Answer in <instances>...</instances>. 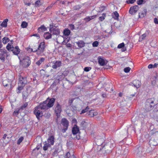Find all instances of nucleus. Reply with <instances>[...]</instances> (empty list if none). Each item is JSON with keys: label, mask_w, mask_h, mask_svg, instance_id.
Returning a JSON list of instances; mask_svg holds the SVG:
<instances>
[{"label": "nucleus", "mask_w": 158, "mask_h": 158, "mask_svg": "<svg viewBox=\"0 0 158 158\" xmlns=\"http://www.w3.org/2000/svg\"><path fill=\"white\" fill-rule=\"evenodd\" d=\"M119 16V14L117 11H115L114 12L113 15H112L113 17L116 20L118 19Z\"/></svg>", "instance_id": "obj_24"}, {"label": "nucleus", "mask_w": 158, "mask_h": 158, "mask_svg": "<svg viewBox=\"0 0 158 158\" xmlns=\"http://www.w3.org/2000/svg\"><path fill=\"white\" fill-rule=\"evenodd\" d=\"M71 156L70 153L67 152L65 156V158H70Z\"/></svg>", "instance_id": "obj_49"}, {"label": "nucleus", "mask_w": 158, "mask_h": 158, "mask_svg": "<svg viewBox=\"0 0 158 158\" xmlns=\"http://www.w3.org/2000/svg\"><path fill=\"white\" fill-rule=\"evenodd\" d=\"M19 110L20 109H19L18 108L16 109L15 110L14 112L13 113V115L15 116H17V115H18L19 113Z\"/></svg>", "instance_id": "obj_34"}, {"label": "nucleus", "mask_w": 158, "mask_h": 158, "mask_svg": "<svg viewBox=\"0 0 158 158\" xmlns=\"http://www.w3.org/2000/svg\"><path fill=\"white\" fill-rule=\"evenodd\" d=\"M146 34L144 33L142 35H141L139 38V40L140 41H142V40L144 39V38L146 37Z\"/></svg>", "instance_id": "obj_40"}, {"label": "nucleus", "mask_w": 158, "mask_h": 158, "mask_svg": "<svg viewBox=\"0 0 158 158\" xmlns=\"http://www.w3.org/2000/svg\"><path fill=\"white\" fill-rule=\"evenodd\" d=\"M153 103V102L152 101L150 102V103H147L146 104L145 109L147 111H149L152 109L153 106L151 105V104Z\"/></svg>", "instance_id": "obj_12"}, {"label": "nucleus", "mask_w": 158, "mask_h": 158, "mask_svg": "<svg viewBox=\"0 0 158 158\" xmlns=\"http://www.w3.org/2000/svg\"><path fill=\"white\" fill-rule=\"evenodd\" d=\"M139 7L137 6H135L130 8L129 10L130 14L133 15L138 10Z\"/></svg>", "instance_id": "obj_9"}, {"label": "nucleus", "mask_w": 158, "mask_h": 158, "mask_svg": "<svg viewBox=\"0 0 158 158\" xmlns=\"http://www.w3.org/2000/svg\"><path fill=\"white\" fill-rule=\"evenodd\" d=\"M27 23L26 22H23L21 25V26L23 28H25L27 27Z\"/></svg>", "instance_id": "obj_35"}, {"label": "nucleus", "mask_w": 158, "mask_h": 158, "mask_svg": "<svg viewBox=\"0 0 158 158\" xmlns=\"http://www.w3.org/2000/svg\"><path fill=\"white\" fill-rule=\"evenodd\" d=\"M23 87H24V86L19 85V86L18 89V90H19V91L18 92V93H20V91L23 89Z\"/></svg>", "instance_id": "obj_42"}, {"label": "nucleus", "mask_w": 158, "mask_h": 158, "mask_svg": "<svg viewBox=\"0 0 158 158\" xmlns=\"http://www.w3.org/2000/svg\"><path fill=\"white\" fill-rule=\"evenodd\" d=\"M99 44V43L98 41H94L92 44V46L93 47H97Z\"/></svg>", "instance_id": "obj_39"}, {"label": "nucleus", "mask_w": 158, "mask_h": 158, "mask_svg": "<svg viewBox=\"0 0 158 158\" xmlns=\"http://www.w3.org/2000/svg\"><path fill=\"white\" fill-rule=\"evenodd\" d=\"M47 28L43 25L41 26L40 27L38 28V32H44L47 31Z\"/></svg>", "instance_id": "obj_21"}, {"label": "nucleus", "mask_w": 158, "mask_h": 158, "mask_svg": "<svg viewBox=\"0 0 158 158\" xmlns=\"http://www.w3.org/2000/svg\"><path fill=\"white\" fill-rule=\"evenodd\" d=\"M25 4L27 5L28 6H29L31 5V3H25Z\"/></svg>", "instance_id": "obj_63"}, {"label": "nucleus", "mask_w": 158, "mask_h": 158, "mask_svg": "<svg viewBox=\"0 0 158 158\" xmlns=\"http://www.w3.org/2000/svg\"><path fill=\"white\" fill-rule=\"evenodd\" d=\"M52 68L54 69L60 67L61 64V62L60 61H54L52 62Z\"/></svg>", "instance_id": "obj_8"}, {"label": "nucleus", "mask_w": 158, "mask_h": 158, "mask_svg": "<svg viewBox=\"0 0 158 158\" xmlns=\"http://www.w3.org/2000/svg\"><path fill=\"white\" fill-rule=\"evenodd\" d=\"M2 111V109L1 107H0V114L1 113Z\"/></svg>", "instance_id": "obj_62"}, {"label": "nucleus", "mask_w": 158, "mask_h": 158, "mask_svg": "<svg viewBox=\"0 0 158 158\" xmlns=\"http://www.w3.org/2000/svg\"><path fill=\"white\" fill-rule=\"evenodd\" d=\"M153 67V65L152 64H150L148 65V68L149 69H151Z\"/></svg>", "instance_id": "obj_59"}, {"label": "nucleus", "mask_w": 158, "mask_h": 158, "mask_svg": "<svg viewBox=\"0 0 158 158\" xmlns=\"http://www.w3.org/2000/svg\"><path fill=\"white\" fill-rule=\"evenodd\" d=\"M113 147V145H111L108 143V144L104 146L103 147L102 149L105 150L106 153H109L111 152L112 149Z\"/></svg>", "instance_id": "obj_7"}, {"label": "nucleus", "mask_w": 158, "mask_h": 158, "mask_svg": "<svg viewBox=\"0 0 158 158\" xmlns=\"http://www.w3.org/2000/svg\"><path fill=\"white\" fill-rule=\"evenodd\" d=\"M8 21V19H5L1 23V26L3 27H6L7 26V22Z\"/></svg>", "instance_id": "obj_25"}, {"label": "nucleus", "mask_w": 158, "mask_h": 158, "mask_svg": "<svg viewBox=\"0 0 158 158\" xmlns=\"http://www.w3.org/2000/svg\"><path fill=\"white\" fill-rule=\"evenodd\" d=\"M73 123L76 124L77 123V120L75 118H73L72 119V121Z\"/></svg>", "instance_id": "obj_53"}, {"label": "nucleus", "mask_w": 158, "mask_h": 158, "mask_svg": "<svg viewBox=\"0 0 158 158\" xmlns=\"http://www.w3.org/2000/svg\"><path fill=\"white\" fill-rule=\"evenodd\" d=\"M89 109V108L88 106H87L84 109L82 110L81 112L80 113V114H83L87 112L88 110Z\"/></svg>", "instance_id": "obj_32"}, {"label": "nucleus", "mask_w": 158, "mask_h": 158, "mask_svg": "<svg viewBox=\"0 0 158 158\" xmlns=\"http://www.w3.org/2000/svg\"><path fill=\"white\" fill-rule=\"evenodd\" d=\"M97 113L94 110H91L89 112L88 115L90 117H93L97 115Z\"/></svg>", "instance_id": "obj_17"}, {"label": "nucleus", "mask_w": 158, "mask_h": 158, "mask_svg": "<svg viewBox=\"0 0 158 158\" xmlns=\"http://www.w3.org/2000/svg\"><path fill=\"white\" fill-rule=\"evenodd\" d=\"M7 49L9 51H12L14 47L13 46L9 43H8L6 46Z\"/></svg>", "instance_id": "obj_27"}, {"label": "nucleus", "mask_w": 158, "mask_h": 158, "mask_svg": "<svg viewBox=\"0 0 158 158\" xmlns=\"http://www.w3.org/2000/svg\"><path fill=\"white\" fill-rule=\"evenodd\" d=\"M55 100L54 98H48L43 103H40L41 107L42 106L45 110H47L53 106Z\"/></svg>", "instance_id": "obj_1"}, {"label": "nucleus", "mask_w": 158, "mask_h": 158, "mask_svg": "<svg viewBox=\"0 0 158 158\" xmlns=\"http://www.w3.org/2000/svg\"><path fill=\"white\" fill-rule=\"evenodd\" d=\"M80 8H81L80 6L79 5H77L73 7V9L75 10H77L79 9Z\"/></svg>", "instance_id": "obj_50"}, {"label": "nucleus", "mask_w": 158, "mask_h": 158, "mask_svg": "<svg viewBox=\"0 0 158 158\" xmlns=\"http://www.w3.org/2000/svg\"><path fill=\"white\" fill-rule=\"evenodd\" d=\"M63 74H61L60 75H58L56 77V79H57L59 81H61L64 78Z\"/></svg>", "instance_id": "obj_37"}, {"label": "nucleus", "mask_w": 158, "mask_h": 158, "mask_svg": "<svg viewBox=\"0 0 158 158\" xmlns=\"http://www.w3.org/2000/svg\"><path fill=\"white\" fill-rule=\"evenodd\" d=\"M135 1V0H129L128 2L129 3H133Z\"/></svg>", "instance_id": "obj_58"}, {"label": "nucleus", "mask_w": 158, "mask_h": 158, "mask_svg": "<svg viewBox=\"0 0 158 158\" xmlns=\"http://www.w3.org/2000/svg\"><path fill=\"white\" fill-rule=\"evenodd\" d=\"M65 128H63L62 130V132L63 133L65 132L68 129V127H65Z\"/></svg>", "instance_id": "obj_54"}, {"label": "nucleus", "mask_w": 158, "mask_h": 158, "mask_svg": "<svg viewBox=\"0 0 158 158\" xmlns=\"http://www.w3.org/2000/svg\"><path fill=\"white\" fill-rule=\"evenodd\" d=\"M41 5L40 0H38L35 3V6L36 7H39Z\"/></svg>", "instance_id": "obj_36"}, {"label": "nucleus", "mask_w": 158, "mask_h": 158, "mask_svg": "<svg viewBox=\"0 0 158 158\" xmlns=\"http://www.w3.org/2000/svg\"><path fill=\"white\" fill-rule=\"evenodd\" d=\"M102 96L103 98H105L106 97V94H103L102 95Z\"/></svg>", "instance_id": "obj_61"}, {"label": "nucleus", "mask_w": 158, "mask_h": 158, "mask_svg": "<svg viewBox=\"0 0 158 158\" xmlns=\"http://www.w3.org/2000/svg\"><path fill=\"white\" fill-rule=\"evenodd\" d=\"M96 15H93L91 17H87L85 18L84 19L86 22H88L90 21L91 20L93 19L94 18H95Z\"/></svg>", "instance_id": "obj_26"}, {"label": "nucleus", "mask_w": 158, "mask_h": 158, "mask_svg": "<svg viewBox=\"0 0 158 158\" xmlns=\"http://www.w3.org/2000/svg\"><path fill=\"white\" fill-rule=\"evenodd\" d=\"M69 38L68 39H66L64 40L63 43V44H66V46L67 48H70L71 47V44L68 43L67 44V43L68 42L69 40Z\"/></svg>", "instance_id": "obj_23"}, {"label": "nucleus", "mask_w": 158, "mask_h": 158, "mask_svg": "<svg viewBox=\"0 0 158 158\" xmlns=\"http://www.w3.org/2000/svg\"><path fill=\"white\" fill-rule=\"evenodd\" d=\"M28 105V103L27 102H25V103L23 104V105H22L20 109H23L25 108Z\"/></svg>", "instance_id": "obj_44"}, {"label": "nucleus", "mask_w": 158, "mask_h": 158, "mask_svg": "<svg viewBox=\"0 0 158 158\" xmlns=\"http://www.w3.org/2000/svg\"><path fill=\"white\" fill-rule=\"evenodd\" d=\"M154 22L155 24H158V20L157 18H155L154 20Z\"/></svg>", "instance_id": "obj_55"}, {"label": "nucleus", "mask_w": 158, "mask_h": 158, "mask_svg": "<svg viewBox=\"0 0 158 158\" xmlns=\"http://www.w3.org/2000/svg\"><path fill=\"white\" fill-rule=\"evenodd\" d=\"M147 10H144L143 11L139 14V16L140 18H142L144 17L146 14Z\"/></svg>", "instance_id": "obj_20"}, {"label": "nucleus", "mask_w": 158, "mask_h": 158, "mask_svg": "<svg viewBox=\"0 0 158 158\" xmlns=\"http://www.w3.org/2000/svg\"><path fill=\"white\" fill-rule=\"evenodd\" d=\"M69 26L71 29L73 30L74 29V25L72 24H70L69 25Z\"/></svg>", "instance_id": "obj_57"}, {"label": "nucleus", "mask_w": 158, "mask_h": 158, "mask_svg": "<svg viewBox=\"0 0 158 158\" xmlns=\"http://www.w3.org/2000/svg\"><path fill=\"white\" fill-rule=\"evenodd\" d=\"M6 54L5 53H1L0 54V59L3 61H4L6 56Z\"/></svg>", "instance_id": "obj_29"}, {"label": "nucleus", "mask_w": 158, "mask_h": 158, "mask_svg": "<svg viewBox=\"0 0 158 158\" xmlns=\"http://www.w3.org/2000/svg\"><path fill=\"white\" fill-rule=\"evenodd\" d=\"M19 58L20 60V63L22 64L24 67H27L30 65L31 61L29 57H26L24 58H22L20 56Z\"/></svg>", "instance_id": "obj_4"}, {"label": "nucleus", "mask_w": 158, "mask_h": 158, "mask_svg": "<svg viewBox=\"0 0 158 158\" xmlns=\"http://www.w3.org/2000/svg\"><path fill=\"white\" fill-rule=\"evenodd\" d=\"M45 47V45L44 42H42L40 43L38 48V50H33L32 49L31 51L34 52H36L37 55L42 56L44 55V52Z\"/></svg>", "instance_id": "obj_2"}, {"label": "nucleus", "mask_w": 158, "mask_h": 158, "mask_svg": "<svg viewBox=\"0 0 158 158\" xmlns=\"http://www.w3.org/2000/svg\"><path fill=\"white\" fill-rule=\"evenodd\" d=\"M53 34L56 35H59L60 34V31L58 30H54L53 31Z\"/></svg>", "instance_id": "obj_47"}, {"label": "nucleus", "mask_w": 158, "mask_h": 158, "mask_svg": "<svg viewBox=\"0 0 158 158\" xmlns=\"http://www.w3.org/2000/svg\"><path fill=\"white\" fill-rule=\"evenodd\" d=\"M63 33L64 35L68 36L70 34V31L69 30L66 29L64 30Z\"/></svg>", "instance_id": "obj_28"}, {"label": "nucleus", "mask_w": 158, "mask_h": 158, "mask_svg": "<svg viewBox=\"0 0 158 158\" xmlns=\"http://www.w3.org/2000/svg\"><path fill=\"white\" fill-rule=\"evenodd\" d=\"M7 82L6 81H3L2 83L3 85L4 86H7L8 84L7 83H6Z\"/></svg>", "instance_id": "obj_52"}, {"label": "nucleus", "mask_w": 158, "mask_h": 158, "mask_svg": "<svg viewBox=\"0 0 158 158\" xmlns=\"http://www.w3.org/2000/svg\"><path fill=\"white\" fill-rule=\"evenodd\" d=\"M74 98H70L69 100V103L71 105L73 102Z\"/></svg>", "instance_id": "obj_51"}, {"label": "nucleus", "mask_w": 158, "mask_h": 158, "mask_svg": "<svg viewBox=\"0 0 158 158\" xmlns=\"http://www.w3.org/2000/svg\"><path fill=\"white\" fill-rule=\"evenodd\" d=\"M134 86L137 88L139 87L141 85V82L138 80H135L133 81Z\"/></svg>", "instance_id": "obj_14"}, {"label": "nucleus", "mask_w": 158, "mask_h": 158, "mask_svg": "<svg viewBox=\"0 0 158 158\" xmlns=\"http://www.w3.org/2000/svg\"><path fill=\"white\" fill-rule=\"evenodd\" d=\"M72 108L73 109V111H77V108L76 106H73L72 107Z\"/></svg>", "instance_id": "obj_60"}, {"label": "nucleus", "mask_w": 158, "mask_h": 158, "mask_svg": "<svg viewBox=\"0 0 158 158\" xmlns=\"http://www.w3.org/2000/svg\"><path fill=\"white\" fill-rule=\"evenodd\" d=\"M9 41V38L7 37H4L2 39V42L4 44H6Z\"/></svg>", "instance_id": "obj_33"}, {"label": "nucleus", "mask_w": 158, "mask_h": 158, "mask_svg": "<svg viewBox=\"0 0 158 158\" xmlns=\"http://www.w3.org/2000/svg\"><path fill=\"white\" fill-rule=\"evenodd\" d=\"M85 43L82 40H80L73 43V46L76 49L83 47L85 45Z\"/></svg>", "instance_id": "obj_5"}, {"label": "nucleus", "mask_w": 158, "mask_h": 158, "mask_svg": "<svg viewBox=\"0 0 158 158\" xmlns=\"http://www.w3.org/2000/svg\"><path fill=\"white\" fill-rule=\"evenodd\" d=\"M70 158H76L75 157L73 156V155L71 156Z\"/></svg>", "instance_id": "obj_64"}, {"label": "nucleus", "mask_w": 158, "mask_h": 158, "mask_svg": "<svg viewBox=\"0 0 158 158\" xmlns=\"http://www.w3.org/2000/svg\"><path fill=\"white\" fill-rule=\"evenodd\" d=\"M105 15L104 14H103L102 16H100L99 18V20L101 21H102L105 19Z\"/></svg>", "instance_id": "obj_46"}, {"label": "nucleus", "mask_w": 158, "mask_h": 158, "mask_svg": "<svg viewBox=\"0 0 158 158\" xmlns=\"http://www.w3.org/2000/svg\"><path fill=\"white\" fill-rule=\"evenodd\" d=\"M54 137L53 136H52L50 137L48 139V143H50V144L52 145H53L54 143Z\"/></svg>", "instance_id": "obj_16"}, {"label": "nucleus", "mask_w": 158, "mask_h": 158, "mask_svg": "<svg viewBox=\"0 0 158 158\" xmlns=\"http://www.w3.org/2000/svg\"><path fill=\"white\" fill-rule=\"evenodd\" d=\"M23 139V137H20L18 140L17 143L18 144H19L22 141Z\"/></svg>", "instance_id": "obj_41"}, {"label": "nucleus", "mask_w": 158, "mask_h": 158, "mask_svg": "<svg viewBox=\"0 0 158 158\" xmlns=\"http://www.w3.org/2000/svg\"><path fill=\"white\" fill-rule=\"evenodd\" d=\"M72 132L73 135H76L79 133V128L76 124L74 125L72 129Z\"/></svg>", "instance_id": "obj_11"}, {"label": "nucleus", "mask_w": 158, "mask_h": 158, "mask_svg": "<svg viewBox=\"0 0 158 158\" xmlns=\"http://www.w3.org/2000/svg\"><path fill=\"white\" fill-rule=\"evenodd\" d=\"M55 111L57 117L60 116V112L61 111V106L59 105L58 104L55 107Z\"/></svg>", "instance_id": "obj_10"}, {"label": "nucleus", "mask_w": 158, "mask_h": 158, "mask_svg": "<svg viewBox=\"0 0 158 158\" xmlns=\"http://www.w3.org/2000/svg\"><path fill=\"white\" fill-rule=\"evenodd\" d=\"M25 79L22 77V80H20L19 83V85H21L24 86L26 83V82L25 81Z\"/></svg>", "instance_id": "obj_22"}, {"label": "nucleus", "mask_w": 158, "mask_h": 158, "mask_svg": "<svg viewBox=\"0 0 158 158\" xmlns=\"http://www.w3.org/2000/svg\"><path fill=\"white\" fill-rule=\"evenodd\" d=\"M44 60L45 59L44 58H41L36 62V64L38 65H40Z\"/></svg>", "instance_id": "obj_30"}, {"label": "nucleus", "mask_w": 158, "mask_h": 158, "mask_svg": "<svg viewBox=\"0 0 158 158\" xmlns=\"http://www.w3.org/2000/svg\"><path fill=\"white\" fill-rule=\"evenodd\" d=\"M61 123L64 127H68L69 121L65 118H63L61 120Z\"/></svg>", "instance_id": "obj_13"}, {"label": "nucleus", "mask_w": 158, "mask_h": 158, "mask_svg": "<svg viewBox=\"0 0 158 158\" xmlns=\"http://www.w3.org/2000/svg\"><path fill=\"white\" fill-rule=\"evenodd\" d=\"M50 146V144L48 143H45L43 147L44 150L45 151L47 150Z\"/></svg>", "instance_id": "obj_31"}, {"label": "nucleus", "mask_w": 158, "mask_h": 158, "mask_svg": "<svg viewBox=\"0 0 158 158\" xmlns=\"http://www.w3.org/2000/svg\"><path fill=\"white\" fill-rule=\"evenodd\" d=\"M42 109L45 110L42 106L41 107L40 104L35 108L34 113L38 120L40 119V117L42 115Z\"/></svg>", "instance_id": "obj_3"}, {"label": "nucleus", "mask_w": 158, "mask_h": 158, "mask_svg": "<svg viewBox=\"0 0 158 158\" xmlns=\"http://www.w3.org/2000/svg\"><path fill=\"white\" fill-rule=\"evenodd\" d=\"M58 148H60V149H55L54 152L52 153V155L55 156H56L58 154V153L60 152L61 149V146L60 145H59L58 147Z\"/></svg>", "instance_id": "obj_18"}, {"label": "nucleus", "mask_w": 158, "mask_h": 158, "mask_svg": "<svg viewBox=\"0 0 158 158\" xmlns=\"http://www.w3.org/2000/svg\"><path fill=\"white\" fill-rule=\"evenodd\" d=\"M91 68L90 67H86L85 68L84 70L86 72H88L91 69Z\"/></svg>", "instance_id": "obj_48"}, {"label": "nucleus", "mask_w": 158, "mask_h": 158, "mask_svg": "<svg viewBox=\"0 0 158 158\" xmlns=\"http://www.w3.org/2000/svg\"><path fill=\"white\" fill-rule=\"evenodd\" d=\"M131 70V68L130 67H127L125 68L124 69V71L126 73H128L130 70Z\"/></svg>", "instance_id": "obj_45"}, {"label": "nucleus", "mask_w": 158, "mask_h": 158, "mask_svg": "<svg viewBox=\"0 0 158 158\" xmlns=\"http://www.w3.org/2000/svg\"><path fill=\"white\" fill-rule=\"evenodd\" d=\"M145 2L144 0H138L137 3L138 5H140L143 4L145 3Z\"/></svg>", "instance_id": "obj_38"}, {"label": "nucleus", "mask_w": 158, "mask_h": 158, "mask_svg": "<svg viewBox=\"0 0 158 158\" xmlns=\"http://www.w3.org/2000/svg\"><path fill=\"white\" fill-rule=\"evenodd\" d=\"M124 46V44L123 43H121L119 44L118 46V48H123Z\"/></svg>", "instance_id": "obj_43"}, {"label": "nucleus", "mask_w": 158, "mask_h": 158, "mask_svg": "<svg viewBox=\"0 0 158 158\" xmlns=\"http://www.w3.org/2000/svg\"><path fill=\"white\" fill-rule=\"evenodd\" d=\"M13 53L16 55L18 54L20 52V49L18 46L15 47L12 50Z\"/></svg>", "instance_id": "obj_15"}, {"label": "nucleus", "mask_w": 158, "mask_h": 158, "mask_svg": "<svg viewBox=\"0 0 158 158\" xmlns=\"http://www.w3.org/2000/svg\"><path fill=\"white\" fill-rule=\"evenodd\" d=\"M33 36L36 37L38 39H39L40 38L39 35L37 34H34Z\"/></svg>", "instance_id": "obj_56"}, {"label": "nucleus", "mask_w": 158, "mask_h": 158, "mask_svg": "<svg viewBox=\"0 0 158 158\" xmlns=\"http://www.w3.org/2000/svg\"><path fill=\"white\" fill-rule=\"evenodd\" d=\"M44 37L46 39H48L51 38L52 35L49 32H46L44 34Z\"/></svg>", "instance_id": "obj_19"}, {"label": "nucleus", "mask_w": 158, "mask_h": 158, "mask_svg": "<svg viewBox=\"0 0 158 158\" xmlns=\"http://www.w3.org/2000/svg\"><path fill=\"white\" fill-rule=\"evenodd\" d=\"M98 64L100 66H103L106 65L108 63V61L103 57L99 56L98 57Z\"/></svg>", "instance_id": "obj_6"}]
</instances>
